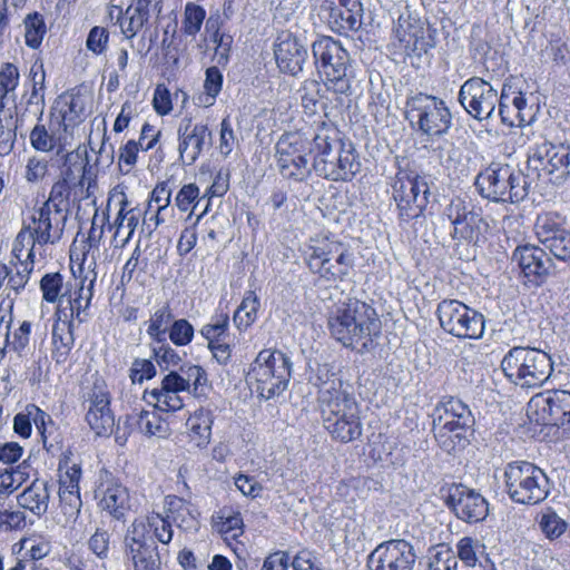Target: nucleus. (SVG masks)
<instances>
[{
    "label": "nucleus",
    "instance_id": "1",
    "mask_svg": "<svg viewBox=\"0 0 570 570\" xmlns=\"http://www.w3.org/2000/svg\"><path fill=\"white\" fill-rule=\"evenodd\" d=\"M331 336L356 354L373 352L382 334L376 309L363 301L350 298L328 316Z\"/></svg>",
    "mask_w": 570,
    "mask_h": 570
},
{
    "label": "nucleus",
    "instance_id": "2",
    "mask_svg": "<svg viewBox=\"0 0 570 570\" xmlns=\"http://www.w3.org/2000/svg\"><path fill=\"white\" fill-rule=\"evenodd\" d=\"M312 168L316 175L331 181H352L361 171L360 156L351 141L331 121L317 125L312 137Z\"/></svg>",
    "mask_w": 570,
    "mask_h": 570
},
{
    "label": "nucleus",
    "instance_id": "3",
    "mask_svg": "<svg viewBox=\"0 0 570 570\" xmlns=\"http://www.w3.org/2000/svg\"><path fill=\"white\" fill-rule=\"evenodd\" d=\"M312 53L326 90L350 96L354 76L351 56L341 41L331 36H320L312 43Z\"/></svg>",
    "mask_w": 570,
    "mask_h": 570
},
{
    "label": "nucleus",
    "instance_id": "4",
    "mask_svg": "<svg viewBox=\"0 0 570 570\" xmlns=\"http://www.w3.org/2000/svg\"><path fill=\"white\" fill-rule=\"evenodd\" d=\"M304 256L309 271L330 283L345 281L354 267L353 254L330 237L311 238Z\"/></svg>",
    "mask_w": 570,
    "mask_h": 570
},
{
    "label": "nucleus",
    "instance_id": "5",
    "mask_svg": "<svg viewBox=\"0 0 570 570\" xmlns=\"http://www.w3.org/2000/svg\"><path fill=\"white\" fill-rule=\"evenodd\" d=\"M291 357L278 350H263L250 365L248 380L255 383L257 393L265 400L281 395L292 377Z\"/></svg>",
    "mask_w": 570,
    "mask_h": 570
},
{
    "label": "nucleus",
    "instance_id": "6",
    "mask_svg": "<svg viewBox=\"0 0 570 570\" xmlns=\"http://www.w3.org/2000/svg\"><path fill=\"white\" fill-rule=\"evenodd\" d=\"M391 187L401 222L409 223L424 217L431 197L426 175L412 169L400 168Z\"/></svg>",
    "mask_w": 570,
    "mask_h": 570
},
{
    "label": "nucleus",
    "instance_id": "7",
    "mask_svg": "<svg viewBox=\"0 0 570 570\" xmlns=\"http://www.w3.org/2000/svg\"><path fill=\"white\" fill-rule=\"evenodd\" d=\"M435 29L405 6L394 23L391 39L392 52L403 58L420 59L435 47Z\"/></svg>",
    "mask_w": 570,
    "mask_h": 570
},
{
    "label": "nucleus",
    "instance_id": "8",
    "mask_svg": "<svg viewBox=\"0 0 570 570\" xmlns=\"http://www.w3.org/2000/svg\"><path fill=\"white\" fill-rule=\"evenodd\" d=\"M405 117L412 128L430 138L445 135L452 126V115L445 101L422 92L406 99Z\"/></svg>",
    "mask_w": 570,
    "mask_h": 570
},
{
    "label": "nucleus",
    "instance_id": "9",
    "mask_svg": "<svg viewBox=\"0 0 570 570\" xmlns=\"http://www.w3.org/2000/svg\"><path fill=\"white\" fill-rule=\"evenodd\" d=\"M505 491L515 503L533 505L549 494L546 473L527 461L509 463L504 470Z\"/></svg>",
    "mask_w": 570,
    "mask_h": 570
},
{
    "label": "nucleus",
    "instance_id": "10",
    "mask_svg": "<svg viewBox=\"0 0 570 570\" xmlns=\"http://www.w3.org/2000/svg\"><path fill=\"white\" fill-rule=\"evenodd\" d=\"M325 430L342 443L353 442L362 435L360 406L354 396L345 393L320 405Z\"/></svg>",
    "mask_w": 570,
    "mask_h": 570
},
{
    "label": "nucleus",
    "instance_id": "11",
    "mask_svg": "<svg viewBox=\"0 0 570 570\" xmlns=\"http://www.w3.org/2000/svg\"><path fill=\"white\" fill-rule=\"evenodd\" d=\"M312 140L301 132L283 134L275 146V157L281 176L291 181L303 183L311 176L307 155Z\"/></svg>",
    "mask_w": 570,
    "mask_h": 570
},
{
    "label": "nucleus",
    "instance_id": "12",
    "mask_svg": "<svg viewBox=\"0 0 570 570\" xmlns=\"http://www.w3.org/2000/svg\"><path fill=\"white\" fill-rule=\"evenodd\" d=\"M528 170L538 179L561 185L570 178V146L543 141L528 158Z\"/></svg>",
    "mask_w": 570,
    "mask_h": 570
},
{
    "label": "nucleus",
    "instance_id": "13",
    "mask_svg": "<svg viewBox=\"0 0 570 570\" xmlns=\"http://www.w3.org/2000/svg\"><path fill=\"white\" fill-rule=\"evenodd\" d=\"M436 315L441 327L459 338H479L484 332L483 315L458 299L440 302Z\"/></svg>",
    "mask_w": 570,
    "mask_h": 570
},
{
    "label": "nucleus",
    "instance_id": "14",
    "mask_svg": "<svg viewBox=\"0 0 570 570\" xmlns=\"http://www.w3.org/2000/svg\"><path fill=\"white\" fill-rule=\"evenodd\" d=\"M534 229L544 249L559 261L570 262V225L566 216L557 212L539 215Z\"/></svg>",
    "mask_w": 570,
    "mask_h": 570
},
{
    "label": "nucleus",
    "instance_id": "15",
    "mask_svg": "<svg viewBox=\"0 0 570 570\" xmlns=\"http://www.w3.org/2000/svg\"><path fill=\"white\" fill-rule=\"evenodd\" d=\"M414 547L404 539H391L376 546L368 554L370 570H414L416 563Z\"/></svg>",
    "mask_w": 570,
    "mask_h": 570
},
{
    "label": "nucleus",
    "instance_id": "16",
    "mask_svg": "<svg viewBox=\"0 0 570 570\" xmlns=\"http://www.w3.org/2000/svg\"><path fill=\"white\" fill-rule=\"evenodd\" d=\"M513 244L515 248L510 257L511 273L517 272L535 284L542 283L553 266L546 249L529 244L521 245L515 238Z\"/></svg>",
    "mask_w": 570,
    "mask_h": 570
},
{
    "label": "nucleus",
    "instance_id": "17",
    "mask_svg": "<svg viewBox=\"0 0 570 570\" xmlns=\"http://www.w3.org/2000/svg\"><path fill=\"white\" fill-rule=\"evenodd\" d=\"M144 527L131 524L124 539L125 553L134 570H160L161 552L151 538L144 537Z\"/></svg>",
    "mask_w": 570,
    "mask_h": 570
},
{
    "label": "nucleus",
    "instance_id": "18",
    "mask_svg": "<svg viewBox=\"0 0 570 570\" xmlns=\"http://www.w3.org/2000/svg\"><path fill=\"white\" fill-rule=\"evenodd\" d=\"M529 411L534 412L535 421L542 425L563 426L570 423V392L554 390L538 394L529 402Z\"/></svg>",
    "mask_w": 570,
    "mask_h": 570
},
{
    "label": "nucleus",
    "instance_id": "19",
    "mask_svg": "<svg viewBox=\"0 0 570 570\" xmlns=\"http://www.w3.org/2000/svg\"><path fill=\"white\" fill-rule=\"evenodd\" d=\"M178 153L181 163L194 165L202 153L212 146V131L204 122H195L191 117H184L177 128Z\"/></svg>",
    "mask_w": 570,
    "mask_h": 570
},
{
    "label": "nucleus",
    "instance_id": "20",
    "mask_svg": "<svg viewBox=\"0 0 570 570\" xmlns=\"http://www.w3.org/2000/svg\"><path fill=\"white\" fill-rule=\"evenodd\" d=\"M459 101L471 116L482 120L494 112L498 95L489 82L471 78L461 86Z\"/></svg>",
    "mask_w": 570,
    "mask_h": 570
},
{
    "label": "nucleus",
    "instance_id": "21",
    "mask_svg": "<svg viewBox=\"0 0 570 570\" xmlns=\"http://www.w3.org/2000/svg\"><path fill=\"white\" fill-rule=\"evenodd\" d=\"M68 216L48 206L33 208L29 222H24L39 247L57 245L63 236Z\"/></svg>",
    "mask_w": 570,
    "mask_h": 570
},
{
    "label": "nucleus",
    "instance_id": "22",
    "mask_svg": "<svg viewBox=\"0 0 570 570\" xmlns=\"http://www.w3.org/2000/svg\"><path fill=\"white\" fill-rule=\"evenodd\" d=\"M444 215L451 222L453 239L472 240L487 229V223L482 219L474 206L460 197L453 198L444 210Z\"/></svg>",
    "mask_w": 570,
    "mask_h": 570
},
{
    "label": "nucleus",
    "instance_id": "23",
    "mask_svg": "<svg viewBox=\"0 0 570 570\" xmlns=\"http://www.w3.org/2000/svg\"><path fill=\"white\" fill-rule=\"evenodd\" d=\"M445 503L459 519L469 523L483 520L489 512L485 499L463 484L449 488Z\"/></svg>",
    "mask_w": 570,
    "mask_h": 570
},
{
    "label": "nucleus",
    "instance_id": "24",
    "mask_svg": "<svg viewBox=\"0 0 570 570\" xmlns=\"http://www.w3.org/2000/svg\"><path fill=\"white\" fill-rule=\"evenodd\" d=\"M275 61L283 73L296 76L303 71L308 52L291 31H281L274 43Z\"/></svg>",
    "mask_w": 570,
    "mask_h": 570
},
{
    "label": "nucleus",
    "instance_id": "25",
    "mask_svg": "<svg viewBox=\"0 0 570 570\" xmlns=\"http://www.w3.org/2000/svg\"><path fill=\"white\" fill-rule=\"evenodd\" d=\"M86 421L97 436H109L114 432L115 415L110 409V394L102 386L95 385L89 399Z\"/></svg>",
    "mask_w": 570,
    "mask_h": 570
},
{
    "label": "nucleus",
    "instance_id": "26",
    "mask_svg": "<svg viewBox=\"0 0 570 570\" xmlns=\"http://www.w3.org/2000/svg\"><path fill=\"white\" fill-rule=\"evenodd\" d=\"M79 278L78 289L73 294H68L66 291L61 296L58 308H66L68 314H70L71 321L76 317L79 323H83L86 317L82 314L90 305L97 273L95 269H87L83 273H79Z\"/></svg>",
    "mask_w": 570,
    "mask_h": 570
},
{
    "label": "nucleus",
    "instance_id": "27",
    "mask_svg": "<svg viewBox=\"0 0 570 570\" xmlns=\"http://www.w3.org/2000/svg\"><path fill=\"white\" fill-rule=\"evenodd\" d=\"M164 0H135L127 9V20L121 23V33L132 39L147 27L151 20H157L163 11Z\"/></svg>",
    "mask_w": 570,
    "mask_h": 570
},
{
    "label": "nucleus",
    "instance_id": "28",
    "mask_svg": "<svg viewBox=\"0 0 570 570\" xmlns=\"http://www.w3.org/2000/svg\"><path fill=\"white\" fill-rule=\"evenodd\" d=\"M111 200L112 197H109L106 209L102 210L101 215H99L96 198L90 199L89 204L95 208V214L86 239V250L83 252L82 263L78 266L79 273L85 272V264L87 262L88 269H95L96 258L99 255V247L105 233V226L108 225L109 222V208Z\"/></svg>",
    "mask_w": 570,
    "mask_h": 570
},
{
    "label": "nucleus",
    "instance_id": "29",
    "mask_svg": "<svg viewBox=\"0 0 570 570\" xmlns=\"http://www.w3.org/2000/svg\"><path fill=\"white\" fill-rule=\"evenodd\" d=\"M95 495L99 500V507L115 519L120 520L125 517L129 503V493L126 487L107 475L100 482Z\"/></svg>",
    "mask_w": 570,
    "mask_h": 570
},
{
    "label": "nucleus",
    "instance_id": "30",
    "mask_svg": "<svg viewBox=\"0 0 570 570\" xmlns=\"http://www.w3.org/2000/svg\"><path fill=\"white\" fill-rule=\"evenodd\" d=\"M56 322L52 326V358L56 363H65L73 347V323L66 308H57Z\"/></svg>",
    "mask_w": 570,
    "mask_h": 570
},
{
    "label": "nucleus",
    "instance_id": "31",
    "mask_svg": "<svg viewBox=\"0 0 570 570\" xmlns=\"http://www.w3.org/2000/svg\"><path fill=\"white\" fill-rule=\"evenodd\" d=\"M24 124V111L19 106L0 108V156L11 154L17 141L18 130Z\"/></svg>",
    "mask_w": 570,
    "mask_h": 570
},
{
    "label": "nucleus",
    "instance_id": "32",
    "mask_svg": "<svg viewBox=\"0 0 570 570\" xmlns=\"http://www.w3.org/2000/svg\"><path fill=\"white\" fill-rule=\"evenodd\" d=\"M165 514L177 528L189 531L197 530V511L191 503L177 495H167L165 499Z\"/></svg>",
    "mask_w": 570,
    "mask_h": 570
},
{
    "label": "nucleus",
    "instance_id": "33",
    "mask_svg": "<svg viewBox=\"0 0 570 570\" xmlns=\"http://www.w3.org/2000/svg\"><path fill=\"white\" fill-rule=\"evenodd\" d=\"M126 424L130 432L135 429L147 436L165 438L168 434V424L160 417L157 411L134 410L126 416Z\"/></svg>",
    "mask_w": 570,
    "mask_h": 570
},
{
    "label": "nucleus",
    "instance_id": "34",
    "mask_svg": "<svg viewBox=\"0 0 570 570\" xmlns=\"http://www.w3.org/2000/svg\"><path fill=\"white\" fill-rule=\"evenodd\" d=\"M214 422L213 412L199 407L186 421L189 442L197 448H206L212 438V425Z\"/></svg>",
    "mask_w": 570,
    "mask_h": 570
},
{
    "label": "nucleus",
    "instance_id": "35",
    "mask_svg": "<svg viewBox=\"0 0 570 570\" xmlns=\"http://www.w3.org/2000/svg\"><path fill=\"white\" fill-rule=\"evenodd\" d=\"M525 367V381H522V387L539 386L544 383L552 372V361L550 356L537 348H529Z\"/></svg>",
    "mask_w": 570,
    "mask_h": 570
},
{
    "label": "nucleus",
    "instance_id": "36",
    "mask_svg": "<svg viewBox=\"0 0 570 570\" xmlns=\"http://www.w3.org/2000/svg\"><path fill=\"white\" fill-rule=\"evenodd\" d=\"M49 498L48 483L37 479L18 495L17 500L21 508L41 517L48 510Z\"/></svg>",
    "mask_w": 570,
    "mask_h": 570
},
{
    "label": "nucleus",
    "instance_id": "37",
    "mask_svg": "<svg viewBox=\"0 0 570 570\" xmlns=\"http://www.w3.org/2000/svg\"><path fill=\"white\" fill-rule=\"evenodd\" d=\"M312 381L318 389L320 405L347 393L342 390V381L336 376L333 366L330 364L318 365Z\"/></svg>",
    "mask_w": 570,
    "mask_h": 570
},
{
    "label": "nucleus",
    "instance_id": "38",
    "mask_svg": "<svg viewBox=\"0 0 570 570\" xmlns=\"http://www.w3.org/2000/svg\"><path fill=\"white\" fill-rule=\"evenodd\" d=\"M119 209L112 224L108 222V228L115 229V237H118L124 229L127 230L124 245L127 244L134 236V233L139 224L140 210L136 207L129 208L127 196L122 193L118 199Z\"/></svg>",
    "mask_w": 570,
    "mask_h": 570
},
{
    "label": "nucleus",
    "instance_id": "39",
    "mask_svg": "<svg viewBox=\"0 0 570 570\" xmlns=\"http://www.w3.org/2000/svg\"><path fill=\"white\" fill-rule=\"evenodd\" d=\"M363 23V12L330 7L327 26L336 35L350 37L357 32Z\"/></svg>",
    "mask_w": 570,
    "mask_h": 570
},
{
    "label": "nucleus",
    "instance_id": "40",
    "mask_svg": "<svg viewBox=\"0 0 570 570\" xmlns=\"http://www.w3.org/2000/svg\"><path fill=\"white\" fill-rule=\"evenodd\" d=\"M45 80L46 72L43 65L36 61L29 72V82L31 85L30 92H26L22 98H26L27 107H35V114L38 115V120H41L45 109ZM28 108L23 111L26 112Z\"/></svg>",
    "mask_w": 570,
    "mask_h": 570
},
{
    "label": "nucleus",
    "instance_id": "41",
    "mask_svg": "<svg viewBox=\"0 0 570 570\" xmlns=\"http://www.w3.org/2000/svg\"><path fill=\"white\" fill-rule=\"evenodd\" d=\"M131 524L144 527V537L157 540L163 546H168L174 535L173 523L168 517L160 513H151L146 520L136 519Z\"/></svg>",
    "mask_w": 570,
    "mask_h": 570
},
{
    "label": "nucleus",
    "instance_id": "42",
    "mask_svg": "<svg viewBox=\"0 0 570 570\" xmlns=\"http://www.w3.org/2000/svg\"><path fill=\"white\" fill-rule=\"evenodd\" d=\"M530 347L515 346L511 348L503 360H501V371L505 377L515 385L522 387V381H525V367Z\"/></svg>",
    "mask_w": 570,
    "mask_h": 570
},
{
    "label": "nucleus",
    "instance_id": "43",
    "mask_svg": "<svg viewBox=\"0 0 570 570\" xmlns=\"http://www.w3.org/2000/svg\"><path fill=\"white\" fill-rule=\"evenodd\" d=\"M458 556L460 560L468 567H474L476 562L483 570H497L494 552H484L485 547L482 546V551H478L473 546V540L464 537L456 543Z\"/></svg>",
    "mask_w": 570,
    "mask_h": 570
},
{
    "label": "nucleus",
    "instance_id": "44",
    "mask_svg": "<svg viewBox=\"0 0 570 570\" xmlns=\"http://www.w3.org/2000/svg\"><path fill=\"white\" fill-rule=\"evenodd\" d=\"M473 424L474 423L459 424L456 429L434 428V435L439 446L448 453L463 450L469 444V438L473 432Z\"/></svg>",
    "mask_w": 570,
    "mask_h": 570
},
{
    "label": "nucleus",
    "instance_id": "45",
    "mask_svg": "<svg viewBox=\"0 0 570 570\" xmlns=\"http://www.w3.org/2000/svg\"><path fill=\"white\" fill-rule=\"evenodd\" d=\"M77 202V188L71 187L65 183V180H57L51 186L48 199L41 205L48 206L63 214V216H70L71 208Z\"/></svg>",
    "mask_w": 570,
    "mask_h": 570
},
{
    "label": "nucleus",
    "instance_id": "46",
    "mask_svg": "<svg viewBox=\"0 0 570 570\" xmlns=\"http://www.w3.org/2000/svg\"><path fill=\"white\" fill-rule=\"evenodd\" d=\"M453 417L461 419L463 425L474 423L472 412L465 403L453 396L443 397L434 409L433 420L445 421L446 425L451 422L449 419Z\"/></svg>",
    "mask_w": 570,
    "mask_h": 570
},
{
    "label": "nucleus",
    "instance_id": "47",
    "mask_svg": "<svg viewBox=\"0 0 570 570\" xmlns=\"http://www.w3.org/2000/svg\"><path fill=\"white\" fill-rule=\"evenodd\" d=\"M174 313L168 303L156 308L146 322V333L150 342L167 338V332L174 322Z\"/></svg>",
    "mask_w": 570,
    "mask_h": 570
},
{
    "label": "nucleus",
    "instance_id": "48",
    "mask_svg": "<svg viewBox=\"0 0 570 570\" xmlns=\"http://www.w3.org/2000/svg\"><path fill=\"white\" fill-rule=\"evenodd\" d=\"M10 323L11 320L2 324L1 338L6 342L9 351H13L19 356H22L29 345L31 323L23 321L13 332H10Z\"/></svg>",
    "mask_w": 570,
    "mask_h": 570
},
{
    "label": "nucleus",
    "instance_id": "49",
    "mask_svg": "<svg viewBox=\"0 0 570 570\" xmlns=\"http://www.w3.org/2000/svg\"><path fill=\"white\" fill-rule=\"evenodd\" d=\"M20 73L11 62H4L0 67V108L18 106L14 98L9 96L19 86Z\"/></svg>",
    "mask_w": 570,
    "mask_h": 570
},
{
    "label": "nucleus",
    "instance_id": "50",
    "mask_svg": "<svg viewBox=\"0 0 570 570\" xmlns=\"http://www.w3.org/2000/svg\"><path fill=\"white\" fill-rule=\"evenodd\" d=\"M261 308L259 297L255 292L245 293L240 305L234 313V324L238 330H247L257 320V313Z\"/></svg>",
    "mask_w": 570,
    "mask_h": 570
},
{
    "label": "nucleus",
    "instance_id": "51",
    "mask_svg": "<svg viewBox=\"0 0 570 570\" xmlns=\"http://www.w3.org/2000/svg\"><path fill=\"white\" fill-rule=\"evenodd\" d=\"M153 356L159 367L164 371L180 367L183 357L171 344L165 340L154 341L149 343Z\"/></svg>",
    "mask_w": 570,
    "mask_h": 570
},
{
    "label": "nucleus",
    "instance_id": "52",
    "mask_svg": "<svg viewBox=\"0 0 570 570\" xmlns=\"http://www.w3.org/2000/svg\"><path fill=\"white\" fill-rule=\"evenodd\" d=\"M507 175V185L509 190H501V203L510 202L511 204L519 203L527 196V181L521 171L513 173L509 165L501 166V176Z\"/></svg>",
    "mask_w": 570,
    "mask_h": 570
},
{
    "label": "nucleus",
    "instance_id": "53",
    "mask_svg": "<svg viewBox=\"0 0 570 570\" xmlns=\"http://www.w3.org/2000/svg\"><path fill=\"white\" fill-rule=\"evenodd\" d=\"M87 165L88 161L80 159L78 155L75 157L72 155H68L61 169V176L58 180H65L67 185L75 188L80 187V190H82Z\"/></svg>",
    "mask_w": 570,
    "mask_h": 570
},
{
    "label": "nucleus",
    "instance_id": "54",
    "mask_svg": "<svg viewBox=\"0 0 570 570\" xmlns=\"http://www.w3.org/2000/svg\"><path fill=\"white\" fill-rule=\"evenodd\" d=\"M499 168L494 167L492 163L488 168L481 171L474 181L475 188L479 194L494 203L499 202Z\"/></svg>",
    "mask_w": 570,
    "mask_h": 570
},
{
    "label": "nucleus",
    "instance_id": "55",
    "mask_svg": "<svg viewBox=\"0 0 570 570\" xmlns=\"http://www.w3.org/2000/svg\"><path fill=\"white\" fill-rule=\"evenodd\" d=\"M301 105L306 115H315L323 98L322 86L317 80L307 79L298 89Z\"/></svg>",
    "mask_w": 570,
    "mask_h": 570
},
{
    "label": "nucleus",
    "instance_id": "56",
    "mask_svg": "<svg viewBox=\"0 0 570 570\" xmlns=\"http://www.w3.org/2000/svg\"><path fill=\"white\" fill-rule=\"evenodd\" d=\"M228 330L229 315L220 312L212 316L210 322L202 327L200 334L208 344H216V342L226 340Z\"/></svg>",
    "mask_w": 570,
    "mask_h": 570
},
{
    "label": "nucleus",
    "instance_id": "57",
    "mask_svg": "<svg viewBox=\"0 0 570 570\" xmlns=\"http://www.w3.org/2000/svg\"><path fill=\"white\" fill-rule=\"evenodd\" d=\"M206 19V10L194 2L185 6L184 17L181 21V32L187 37H195L202 29Z\"/></svg>",
    "mask_w": 570,
    "mask_h": 570
},
{
    "label": "nucleus",
    "instance_id": "58",
    "mask_svg": "<svg viewBox=\"0 0 570 570\" xmlns=\"http://www.w3.org/2000/svg\"><path fill=\"white\" fill-rule=\"evenodd\" d=\"M431 139V150L442 166L450 168L459 163L461 151L453 141L449 139Z\"/></svg>",
    "mask_w": 570,
    "mask_h": 570
},
{
    "label": "nucleus",
    "instance_id": "59",
    "mask_svg": "<svg viewBox=\"0 0 570 570\" xmlns=\"http://www.w3.org/2000/svg\"><path fill=\"white\" fill-rule=\"evenodd\" d=\"M148 402H155V407L161 412H176L184 406L179 393L169 392L161 389H154L148 394Z\"/></svg>",
    "mask_w": 570,
    "mask_h": 570
},
{
    "label": "nucleus",
    "instance_id": "60",
    "mask_svg": "<svg viewBox=\"0 0 570 570\" xmlns=\"http://www.w3.org/2000/svg\"><path fill=\"white\" fill-rule=\"evenodd\" d=\"M38 246L35 237L31 235L27 225L23 223L22 228L18 233L12 247V256L17 261L27 258V261L35 259V250Z\"/></svg>",
    "mask_w": 570,
    "mask_h": 570
},
{
    "label": "nucleus",
    "instance_id": "61",
    "mask_svg": "<svg viewBox=\"0 0 570 570\" xmlns=\"http://www.w3.org/2000/svg\"><path fill=\"white\" fill-rule=\"evenodd\" d=\"M24 29L26 45L32 49L39 48L46 35L43 17L38 12L28 14L24 19Z\"/></svg>",
    "mask_w": 570,
    "mask_h": 570
},
{
    "label": "nucleus",
    "instance_id": "62",
    "mask_svg": "<svg viewBox=\"0 0 570 570\" xmlns=\"http://www.w3.org/2000/svg\"><path fill=\"white\" fill-rule=\"evenodd\" d=\"M26 468L18 465L14 469L6 470L0 474V499L8 497L19 489L28 479Z\"/></svg>",
    "mask_w": 570,
    "mask_h": 570
},
{
    "label": "nucleus",
    "instance_id": "63",
    "mask_svg": "<svg viewBox=\"0 0 570 570\" xmlns=\"http://www.w3.org/2000/svg\"><path fill=\"white\" fill-rule=\"evenodd\" d=\"M195 330L186 318L174 320L167 332V341L169 340L175 346H187L194 338Z\"/></svg>",
    "mask_w": 570,
    "mask_h": 570
},
{
    "label": "nucleus",
    "instance_id": "64",
    "mask_svg": "<svg viewBox=\"0 0 570 570\" xmlns=\"http://www.w3.org/2000/svg\"><path fill=\"white\" fill-rule=\"evenodd\" d=\"M539 527L549 540H554L566 532L568 524L556 511L548 509L542 513Z\"/></svg>",
    "mask_w": 570,
    "mask_h": 570
}]
</instances>
